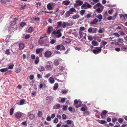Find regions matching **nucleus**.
<instances>
[{"label": "nucleus", "instance_id": "nucleus-19", "mask_svg": "<svg viewBox=\"0 0 127 127\" xmlns=\"http://www.w3.org/2000/svg\"><path fill=\"white\" fill-rule=\"evenodd\" d=\"M53 99V97L51 96H48L46 98V100H48L50 102L52 101Z\"/></svg>", "mask_w": 127, "mask_h": 127}, {"label": "nucleus", "instance_id": "nucleus-22", "mask_svg": "<svg viewBox=\"0 0 127 127\" xmlns=\"http://www.w3.org/2000/svg\"><path fill=\"white\" fill-rule=\"evenodd\" d=\"M76 2L77 3V5L79 6L82 5L83 3L82 1L80 0H77L76 1Z\"/></svg>", "mask_w": 127, "mask_h": 127}, {"label": "nucleus", "instance_id": "nucleus-61", "mask_svg": "<svg viewBox=\"0 0 127 127\" xmlns=\"http://www.w3.org/2000/svg\"><path fill=\"white\" fill-rule=\"evenodd\" d=\"M88 39H89V40H90V41H92L93 39V38L92 36L91 35L89 36L88 37Z\"/></svg>", "mask_w": 127, "mask_h": 127}, {"label": "nucleus", "instance_id": "nucleus-34", "mask_svg": "<svg viewBox=\"0 0 127 127\" xmlns=\"http://www.w3.org/2000/svg\"><path fill=\"white\" fill-rule=\"evenodd\" d=\"M14 109L13 108H11L10 109L9 111V113L10 115H11L13 114L14 113Z\"/></svg>", "mask_w": 127, "mask_h": 127}, {"label": "nucleus", "instance_id": "nucleus-49", "mask_svg": "<svg viewBox=\"0 0 127 127\" xmlns=\"http://www.w3.org/2000/svg\"><path fill=\"white\" fill-rule=\"evenodd\" d=\"M21 68L20 67L18 68H17V69L16 70L15 72L17 73H19L20 71L21 70Z\"/></svg>", "mask_w": 127, "mask_h": 127}, {"label": "nucleus", "instance_id": "nucleus-30", "mask_svg": "<svg viewBox=\"0 0 127 127\" xmlns=\"http://www.w3.org/2000/svg\"><path fill=\"white\" fill-rule=\"evenodd\" d=\"M7 2H10V0H1L0 2L2 4H5Z\"/></svg>", "mask_w": 127, "mask_h": 127}, {"label": "nucleus", "instance_id": "nucleus-42", "mask_svg": "<svg viewBox=\"0 0 127 127\" xmlns=\"http://www.w3.org/2000/svg\"><path fill=\"white\" fill-rule=\"evenodd\" d=\"M44 42V40H41V39H39L38 40V43L40 45H42L43 43Z\"/></svg>", "mask_w": 127, "mask_h": 127}, {"label": "nucleus", "instance_id": "nucleus-36", "mask_svg": "<svg viewBox=\"0 0 127 127\" xmlns=\"http://www.w3.org/2000/svg\"><path fill=\"white\" fill-rule=\"evenodd\" d=\"M85 10L84 9H83L81 10L80 11V15L82 16L83 15L85 12Z\"/></svg>", "mask_w": 127, "mask_h": 127}, {"label": "nucleus", "instance_id": "nucleus-21", "mask_svg": "<svg viewBox=\"0 0 127 127\" xmlns=\"http://www.w3.org/2000/svg\"><path fill=\"white\" fill-rule=\"evenodd\" d=\"M49 82L51 84L55 82V80L53 77H50L48 79Z\"/></svg>", "mask_w": 127, "mask_h": 127}, {"label": "nucleus", "instance_id": "nucleus-18", "mask_svg": "<svg viewBox=\"0 0 127 127\" xmlns=\"http://www.w3.org/2000/svg\"><path fill=\"white\" fill-rule=\"evenodd\" d=\"M38 70L40 71H43L45 70L44 67L42 65L40 66L38 68Z\"/></svg>", "mask_w": 127, "mask_h": 127}, {"label": "nucleus", "instance_id": "nucleus-38", "mask_svg": "<svg viewBox=\"0 0 127 127\" xmlns=\"http://www.w3.org/2000/svg\"><path fill=\"white\" fill-rule=\"evenodd\" d=\"M37 115L38 117H41L42 115V113L41 111H39L37 114Z\"/></svg>", "mask_w": 127, "mask_h": 127}, {"label": "nucleus", "instance_id": "nucleus-29", "mask_svg": "<svg viewBox=\"0 0 127 127\" xmlns=\"http://www.w3.org/2000/svg\"><path fill=\"white\" fill-rule=\"evenodd\" d=\"M29 117L30 119L32 120L35 117L34 115L32 114H30L29 115Z\"/></svg>", "mask_w": 127, "mask_h": 127}, {"label": "nucleus", "instance_id": "nucleus-57", "mask_svg": "<svg viewBox=\"0 0 127 127\" xmlns=\"http://www.w3.org/2000/svg\"><path fill=\"white\" fill-rule=\"evenodd\" d=\"M56 42V41L54 39H52L50 42V43L52 44Z\"/></svg>", "mask_w": 127, "mask_h": 127}, {"label": "nucleus", "instance_id": "nucleus-55", "mask_svg": "<svg viewBox=\"0 0 127 127\" xmlns=\"http://www.w3.org/2000/svg\"><path fill=\"white\" fill-rule=\"evenodd\" d=\"M26 23L24 22H22L20 24V26L21 27H23L24 26L26 25Z\"/></svg>", "mask_w": 127, "mask_h": 127}, {"label": "nucleus", "instance_id": "nucleus-4", "mask_svg": "<svg viewBox=\"0 0 127 127\" xmlns=\"http://www.w3.org/2000/svg\"><path fill=\"white\" fill-rule=\"evenodd\" d=\"M91 7V5L88 3L86 2L85 3L82 4V6L81 7V8L82 9H87V8H90Z\"/></svg>", "mask_w": 127, "mask_h": 127}, {"label": "nucleus", "instance_id": "nucleus-17", "mask_svg": "<svg viewBox=\"0 0 127 127\" xmlns=\"http://www.w3.org/2000/svg\"><path fill=\"white\" fill-rule=\"evenodd\" d=\"M24 47V45L23 43H20L19 45V49L21 50L23 49Z\"/></svg>", "mask_w": 127, "mask_h": 127}, {"label": "nucleus", "instance_id": "nucleus-64", "mask_svg": "<svg viewBox=\"0 0 127 127\" xmlns=\"http://www.w3.org/2000/svg\"><path fill=\"white\" fill-rule=\"evenodd\" d=\"M118 41L120 43H123V39L122 38H119L118 40Z\"/></svg>", "mask_w": 127, "mask_h": 127}, {"label": "nucleus", "instance_id": "nucleus-13", "mask_svg": "<svg viewBox=\"0 0 127 127\" xmlns=\"http://www.w3.org/2000/svg\"><path fill=\"white\" fill-rule=\"evenodd\" d=\"M47 9L50 10H52L53 9V8L52 7V5L50 3H49L47 5Z\"/></svg>", "mask_w": 127, "mask_h": 127}, {"label": "nucleus", "instance_id": "nucleus-5", "mask_svg": "<svg viewBox=\"0 0 127 127\" xmlns=\"http://www.w3.org/2000/svg\"><path fill=\"white\" fill-rule=\"evenodd\" d=\"M81 102L79 101L78 102V100L76 99H75L74 101V104L76 108H78L81 106Z\"/></svg>", "mask_w": 127, "mask_h": 127}, {"label": "nucleus", "instance_id": "nucleus-3", "mask_svg": "<svg viewBox=\"0 0 127 127\" xmlns=\"http://www.w3.org/2000/svg\"><path fill=\"white\" fill-rule=\"evenodd\" d=\"M47 65L45 67V68L47 70H51L53 68L52 63L50 61H48L47 62Z\"/></svg>", "mask_w": 127, "mask_h": 127}, {"label": "nucleus", "instance_id": "nucleus-33", "mask_svg": "<svg viewBox=\"0 0 127 127\" xmlns=\"http://www.w3.org/2000/svg\"><path fill=\"white\" fill-rule=\"evenodd\" d=\"M33 30L34 29L33 27H30L28 29V32H29L31 33L32 32Z\"/></svg>", "mask_w": 127, "mask_h": 127}, {"label": "nucleus", "instance_id": "nucleus-20", "mask_svg": "<svg viewBox=\"0 0 127 127\" xmlns=\"http://www.w3.org/2000/svg\"><path fill=\"white\" fill-rule=\"evenodd\" d=\"M96 120L98 122L102 124H104L106 123V121L105 120Z\"/></svg>", "mask_w": 127, "mask_h": 127}, {"label": "nucleus", "instance_id": "nucleus-63", "mask_svg": "<svg viewBox=\"0 0 127 127\" xmlns=\"http://www.w3.org/2000/svg\"><path fill=\"white\" fill-rule=\"evenodd\" d=\"M113 11V10L112 9H111L108 11V13L109 14H110L112 13Z\"/></svg>", "mask_w": 127, "mask_h": 127}, {"label": "nucleus", "instance_id": "nucleus-31", "mask_svg": "<svg viewBox=\"0 0 127 127\" xmlns=\"http://www.w3.org/2000/svg\"><path fill=\"white\" fill-rule=\"evenodd\" d=\"M79 17V15L78 14H76L73 15L72 17L73 19H75L78 18Z\"/></svg>", "mask_w": 127, "mask_h": 127}, {"label": "nucleus", "instance_id": "nucleus-46", "mask_svg": "<svg viewBox=\"0 0 127 127\" xmlns=\"http://www.w3.org/2000/svg\"><path fill=\"white\" fill-rule=\"evenodd\" d=\"M91 17V15L90 14H88L85 17V18H89Z\"/></svg>", "mask_w": 127, "mask_h": 127}, {"label": "nucleus", "instance_id": "nucleus-43", "mask_svg": "<svg viewBox=\"0 0 127 127\" xmlns=\"http://www.w3.org/2000/svg\"><path fill=\"white\" fill-rule=\"evenodd\" d=\"M84 114L85 116L88 115L89 114V112L88 111H85L83 113Z\"/></svg>", "mask_w": 127, "mask_h": 127}, {"label": "nucleus", "instance_id": "nucleus-41", "mask_svg": "<svg viewBox=\"0 0 127 127\" xmlns=\"http://www.w3.org/2000/svg\"><path fill=\"white\" fill-rule=\"evenodd\" d=\"M92 28L90 27L88 29V32L89 33H93Z\"/></svg>", "mask_w": 127, "mask_h": 127}, {"label": "nucleus", "instance_id": "nucleus-35", "mask_svg": "<svg viewBox=\"0 0 127 127\" xmlns=\"http://www.w3.org/2000/svg\"><path fill=\"white\" fill-rule=\"evenodd\" d=\"M25 102V100L24 99H22L21 100L20 102L19 105H21L24 104Z\"/></svg>", "mask_w": 127, "mask_h": 127}, {"label": "nucleus", "instance_id": "nucleus-11", "mask_svg": "<svg viewBox=\"0 0 127 127\" xmlns=\"http://www.w3.org/2000/svg\"><path fill=\"white\" fill-rule=\"evenodd\" d=\"M119 15L120 19L123 20H125L126 18L127 19V15L126 14H120Z\"/></svg>", "mask_w": 127, "mask_h": 127}, {"label": "nucleus", "instance_id": "nucleus-12", "mask_svg": "<svg viewBox=\"0 0 127 127\" xmlns=\"http://www.w3.org/2000/svg\"><path fill=\"white\" fill-rule=\"evenodd\" d=\"M53 30V28L52 26L49 27L47 31V33L49 34L50 33L51 31H52Z\"/></svg>", "mask_w": 127, "mask_h": 127}, {"label": "nucleus", "instance_id": "nucleus-28", "mask_svg": "<svg viewBox=\"0 0 127 127\" xmlns=\"http://www.w3.org/2000/svg\"><path fill=\"white\" fill-rule=\"evenodd\" d=\"M71 41V39L68 38H66L64 42L67 44H68L70 43Z\"/></svg>", "mask_w": 127, "mask_h": 127}, {"label": "nucleus", "instance_id": "nucleus-47", "mask_svg": "<svg viewBox=\"0 0 127 127\" xmlns=\"http://www.w3.org/2000/svg\"><path fill=\"white\" fill-rule=\"evenodd\" d=\"M97 30V28H92L93 33H96Z\"/></svg>", "mask_w": 127, "mask_h": 127}, {"label": "nucleus", "instance_id": "nucleus-32", "mask_svg": "<svg viewBox=\"0 0 127 127\" xmlns=\"http://www.w3.org/2000/svg\"><path fill=\"white\" fill-rule=\"evenodd\" d=\"M8 71L7 68H4L1 69H0V71L2 72H4Z\"/></svg>", "mask_w": 127, "mask_h": 127}, {"label": "nucleus", "instance_id": "nucleus-27", "mask_svg": "<svg viewBox=\"0 0 127 127\" xmlns=\"http://www.w3.org/2000/svg\"><path fill=\"white\" fill-rule=\"evenodd\" d=\"M70 2L69 0L64 1L63 2V4L66 5H68L70 3Z\"/></svg>", "mask_w": 127, "mask_h": 127}, {"label": "nucleus", "instance_id": "nucleus-37", "mask_svg": "<svg viewBox=\"0 0 127 127\" xmlns=\"http://www.w3.org/2000/svg\"><path fill=\"white\" fill-rule=\"evenodd\" d=\"M58 87V84L57 83H55L53 87V90H55L57 89Z\"/></svg>", "mask_w": 127, "mask_h": 127}, {"label": "nucleus", "instance_id": "nucleus-54", "mask_svg": "<svg viewBox=\"0 0 127 127\" xmlns=\"http://www.w3.org/2000/svg\"><path fill=\"white\" fill-rule=\"evenodd\" d=\"M58 121V120L57 118H56L53 121V122L54 123L56 124L57 123Z\"/></svg>", "mask_w": 127, "mask_h": 127}, {"label": "nucleus", "instance_id": "nucleus-1", "mask_svg": "<svg viewBox=\"0 0 127 127\" xmlns=\"http://www.w3.org/2000/svg\"><path fill=\"white\" fill-rule=\"evenodd\" d=\"M61 31L62 30L61 29H59L57 31H54L52 32V34L56 38H60L61 36L62 35V32H61Z\"/></svg>", "mask_w": 127, "mask_h": 127}, {"label": "nucleus", "instance_id": "nucleus-39", "mask_svg": "<svg viewBox=\"0 0 127 127\" xmlns=\"http://www.w3.org/2000/svg\"><path fill=\"white\" fill-rule=\"evenodd\" d=\"M68 106L67 105H64L62 109L64 111H65L67 109Z\"/></svg>", "mask_w": 127, "mask_h": 127}, {"label": "nucleus", "instance_id": "nucleus-60", "mask_svg": "<svg viewBox=\"0 0 127 127\" xmlns=\"http://www.w3.org/2000/svg\"><path fill=\"white\" fill-rule=\"evenodd\" d=\"M15 24L16 23L14 21L11 22L10 23V24L11 25V26Z\"/></svg>", "mask_w": 127, "mask_h": 127}, {"label": "nucleus", "instance_id": "nucleus-6", "mask_svg": "<svg viewBox=\"0 0 127 127\" xmlns=\"http://www.w3.org/2000/svg\"><path fill=\"white\" fill-rule=\"evenodd\" d=\"M95 49L92 50L93 53L95 54L99 53L101 50V47H95Z\"/></svg>", "mask_w": 127, "mask_h": 127}, {"label": "nucleus", "instance_id": "nucleus-16", "mask_svg": "<svg viewBox=\"0 0 127 127\" xmlns=\"http://www.w3.org/2000/svg\"><path fill=\"white\" fill-rule=\"evenodd\" d=\"M53 64L55 66L59 65L60 64V61L58 59H56L54 61Z\"/></svg>", "mask_w": 127, "mask_h": 127}, {"label": "nucleus", "instance_id": "nucleus-50", "mask_svg": "<svg viewBox=\"0 0 127 127\" xmlns=\"http://www.w3.org/2000/svg\"><path fill=\"white\" fill-rule=\"evenodd\" d=\"M57 24L59 27H60L62 26V22L61 21L58 22L57 23Z\"/></svg>", "mask_w": 127, "mask_h": 127}, {"label": "nucleus", "instance_id": "nucleus-14", "mask_svg": "<svg viewBox=\"0 0 127 127\" xmlns=\"http://www.w3.org/2000/svg\"><path fill=\"white\" fill-rule=\"evenodd\" d=\"M98 20L97 18H95L91 22L90 24L91 25L96 24L98 22Z\"/></svg>", "mask_w": 127, "mask_h": 127}, {"label": "nucleus", "instance_id": "nucleus-59", "mask_svg": "<svg viewBox=\"0 0 127 127\" xmlns=\"http://www.w3.org/2000/svg\"><path fill=\"white\" fill-rule=\"evenodd\" d=\"M34 78V76L33 75H31L29 76V78L30 80H32Z\"/></svg>", "mask_w": 127, "mask_h": 127}, {"label": "nucleus", "instance_id": "nucleus-48", "mask_svg": "<svg viewBox=\"0 0 127 127\" xmlns=\"http://www.w3.org/2000/svg\"><path fill=\"white\" fill-rule=\"evenodd\" d=\"M65 98H62L61 99V103H64V102L65 100Z\"/></svg>", "mask_w": 127, "mask_h": 127}, {"label": "nucleus", "instance_id": "nucleus-8", "mask_svg": "<svg viewBox=\"0 0 127 127\" xmlns=\"http://www.w3.org/2000/svg\"><path fill=\"white\" fill-rule=\"evenodd\" d=\"M52 54L51 52L49 51H47L44 53V56L46 58H49L50 57Z\"/></svg>", "mask_w": 127, "mask_h": 127}, {"label": "nucleus", "instance_id": "nucleus-24", "mask_svg": "<svg viewBox=\"0 0 127 127\" xmlns=\"http://www.w3.org/2000/svg\"><path fill=\"white\" fill-rule=\"evenodd\" d=\"M39 61V59L38 56L36 57L35 59V60L34 61V64H37Z\"/></svg>", "mask_w": 127, "mask_h": 127}, {"label": "nucleus", "instance_id": "nucleus-56", "mask_svg": "<svg viewBox=\"0 0 127 127\" xmlns=\"http://www.w3.org/2000/svg\"><path fill=\"white\" fill-rule=\"evenodd\" d=\"M50 75V73H48L45 75L44 77L46 78H48Z\"/></svg>", "mask_w": 127, "mask_h": 127}, {"label": "nucleus", "instance_id": "nucleus-53", "mask_svg": "<svg viewBox=\"0 0 127 127\" xmlns=\"http://www.w3.org/2000/svg\"><path fill=\"white\" fill-rule=\"evenodd\" d=\"M118 121L120 123H122L123 121V119L122 118H119L118 119Z\"/></svg>", "mask_w": 127, "mask_h": 127}, {"label": "nucleus", "instance_id": "nucleus-7", "mask_svg": "<svg viewBox=\"0 0 127 127\" xmlns=\"http://www.w3.org/2000/svg\"><path fill=\"white\" fill-rule=\"evenodd\" d=\"M79 34L80 38H83L84 39L86 38V33L83 32L81 31H79Z\"/></svg>", "mask_w": 127, "mask_h": 127}, {"label": "nucleus", "instance_id": "nucleus-10", "mask_svg": "<svg viewBox=\"0 0 127 127\" xmlns=\"http://www.w3.org/2000/svg\"><path fill=\"white\" fill-rule=\"evenodd\" d=\"M15 117L17 118L20 119L22 117V113L20 112H17L14 114Z\"/></svg>", "mask_w": 127, "mask_h": 127}, {"label": "nucleus", "instance_id": "nucleus-15", "mask_svg": "<svg viewBox=\"0 0 127 127\" xmlns=\"http://www.w3.org/2000/svg\"><path fill=\"white\" fill-rule=\"evenodd\" d=\"M60 105L59 104H56L53 107L54 109H59L60 108Z\"/></svg>", "mask_w": 127, "mask_h": 127}, {"label": "nucleus", "instance_id": "nucleus-45", "mask_svg": "<svg viewBox=\"0 0 127 127\" xmlns=\"http://www.w3.org/2000/svg\"><path fill=\"white\" fill-rule=\"evenodd\" d=\"M62 26L63 28H65L66 26V23L65 22H63L62 24Z\"/></svg>", "mask_w": 127, "mask_h": 127}, {"label": "nucleus", "instance_id": "nucleus-25", "mask_svg": "<svg viewBox=\"0 0 127 127\" xmlns=\"http://www.w3.org/2000/svg\"><path fill=\"white\" fill-rule=\"evenodd\" d=\"M96 17L99 19V22H100L101 21V19L102 18V16L100 14H98Z\"/></svg>", "mask_w": 127, "mask_h": 127}, {"label": "nucleus", "instance_id": "nucleus-2", "mask_svg": "<svg viewBox=\"0 0 127 127\" xmlns=\"http://www.w3.org/2000/svg\"><path fill=\"white\" fill-rule=\"evenodd\" d=\"M76 12L75 9L73 8H70L68 11H67L65 14V17L67 18L70 16L71 14H73L74 12Z\"/></svg>", "mask_w": 127, "mask_h": 127}, {"label": "nucleus", "instance_id": "nucleus-62", "mask_svg": "<svg viewBox=\"0 0 127 127\" xmlns=\"http://www.w3.org/2000/svg\"><path fill=\"white\" fill-rule=\"evenodd\" d=\"M30 37V35L29 34L25 35V38L26 39H27L29 38Z\"/></svg>", "mask_w": 127, "mask_h": 127}, {"label": "nucleus", "instance_id": "nucleus-26", "mask_svg": "<svg viewBox=\"0 0 127 127\" xmlns=\"http://www.w3.org/2000/svg\"><path fill=\"white\" fill-rule=\"evenodd\" d=\"M92 44L94 46H97L98 45V43L95 41H92Z\"/></svg>", "mask_w": 127, "mask_h": 127}, {"label": "nucleus", "instance_id": "nucleus-51", "mask_svg": "<svg viewBox=\"0 0 127 127\" xmlns=\"http://www.w3.org/2000/svg\"><path fill=\"white\" fill-rule=\"evenodd\" d=\"M60 50H65V48L64 46L62 44L61 45Z\"/></svg>", "mask_w": 127, "mask_h": 127}, {"label": "nucleus", "instance_id": "nucleus-40", "mask_svg": "<svg viewBox=\"0 0 127 127\" xmlns=\"http://www.w3.org/2000/svg\"><path fill=\"white\" fill-rule=\"evenodd\" d=\"M5 54L7 55H8L10 54L9 52V49H7L6 50L5 52Z\"/></svg>", "mask_w": 127, "mask_h": 127}, {"label": "nucleus", "instance_id": "nucleus-23", "mask_svg": "<svg viewBox=\"0 0 127 127\" xmlns=\"http://www.w3.org/2000/svg\"><path fill=\"white\" fill-rule=\"evenodd\" d=\"M43 50V49L42 48L36 49L35 50L36 53L37 54H38L40 52L41 50Z\"/></svg>", "mask_w": 127, "mask_h": 127}, {"label": "nucleus", "instance_id": "nucleus-52", "mask_svg": "<svg viewBox=\"0 0 127 127\" xmlns=\"http://www.w3.org/2000/svg\"><path fill=\"white\" fill-rule=\"evenodd\" d=\"M31 58L32 60H34L35 58V56L33 54H32L31 55Z\"/></svg>", "mask_w": 127, "mask_h": 127}, {"label": "nucleus", "instance_id": "nucleus-9", "mask_svg": "<svg viewBox=\"0 0 127 127\" xmlns=\"http://www.w3.org/2000/svg\"><path fill=\"white\" fill-rule=\"evenodd\" d=\"M107 111L106 110H103L100 114V116L103 119H105L106 117V114L108 113Z\"/></svg>", "mask_w": 127, "mask_h": 127}, {"label": "nucleus", "instance_id": "nucleus-58", "mask_svg": "<svg viewBox=\"0 0 127 127\" xmlns=\"http://www.w3.org/2000/svg\"><path fill=\"white\" fill-rule=\"evenodd\" d=\"M96 10L98 13H100L102 11V10H101L99 8H98L96 9Z\"/></svg>", "mask_w": 127, "mask_h": 127}, {"label": "nucleus", "instance_id": "nucleus-44", "mask_svg": "<svg viewBox=\"0 0 127 127\" xmlns=\"http://www.w3.org/2000/svg\"><path fill=\"white\" fill-rule=\"evenodd\" d=\"M121 49H122L123 51H125L127 49V48L125 46H122Z\"/></svg>", "mask_w": 127, "mask_h": 127}]
</instances>
